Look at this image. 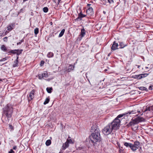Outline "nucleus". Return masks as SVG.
Here are the masks:
<instances>
[{"label": "nucleus", "mask_w": 153, "mask_h": 153, "mask_svg": "<svg viewBox=\"0 0 153 153\" xmlns=\"http://www.w3.org/2000/svg\"><path fill=\"white\" fill-rule=\"evenodd\" d=\"M99 129L95 125H93L91 128V131L92 133L90 136V140L89 142L91 145H94L97 142H99L101 141Z\"/></svg>", "instance_id": "f257e3e1"}, {"label": "nucleus", "mask_w": 153, "mask_h": 153, "mask_svg": "<svg viewBox=\"0 0 153 153\" xmlns=\"http://www.w3.org/2000/svg\"><path fill=\"white\" fill-rule=\"evenodd\" d=\"M13 111V108L10 104H7L3 108L4 114L8 118H10Z\"/></svg>", "instance_id": "f03ea898"}, {"label": "nucleus", "mask_w": 153, "mask_h": 153, "mask_svg": "<svg viewBox=\"0 0 153 153\" xmlns=\"http://www.w3.org/2000/svg\"><path fill=\"white\" fill-rule=\"evenodd\" d=\"M120 122V120L115 119L111 123L109 124L112 130L115 131L119 128Z\"/></svg>", "instance_id": "7ed1b4c3"}, {"label": "nucleus", "mask_w": 153, "mask_h": 153, "mask_svg": "<svg viewBox=\"0 0 153 153\" xmlns=\"http://www.w3.org/2000/svg\"><path fill=\"white\" fill-rule=\"evenodd\" d=\"M113 130L110 126L108 124L102 130V132L105 135H108L110 134Z\"/></svg>", "instance_id": "20e7f679"}, {"label": "nucleus", "mask_w": 153, "mask_h": 153, "mask_svg": "<svg viewBox=\"0 0 153 153\" xmlns=\"http://www.w3.org/2000/svg\"><path fill=\"white\" fill-rule=\"evenodd\" d=\"M131 149L133 151H135L140 147V143L138 142H135L134 144H131Z\"/></svg>", "instance_id": "39448f33"}, {"label": "nucleus", "mask_w": 153, "mask_h": 153, "mask_svg": "<svg viewBox=\"0 0 153 153\" xmlns=\"http://www.w3.org/2000/svg\"><path fill=\"white\" fill-rule=\"evenodd\" d=\"M74 68V65H70L69 66L66 67L64 70L65 71L68 72H70L71 71L73 70Z\"/></svg>", "instance_id": "423d86ee"}, {"label": "nucleus", "mask_w": 153, "mask_h": 153, "mask_svg": "<svg viewBox=\"0 0 153 153\" xmlns=\"http://www.w3.org/2000/svg\"><path fill=\"white\" fill-rule=\"evenodd\" d=\"M144 120V119L142 117H138L134 118L133 120L134 123L136 124L140 122L143 121Z\"/></svg>", "instance_id": "0eeeda50"}, {"label": "nucleus", "mask_w": 153, "mask_h": 153, "mask_svg": "<svg viewBox=\"0 0 153 153\" xmlns=\"http://www.w3.org/2000/svg\"><path fill=\"white\" fill-rule=\"evenodd\" d=\"M34 93L35 91L34 90H33L30 92L29 97H28L29 101H30L33 99L34 98Z\"/></svg>", "instance_id": "6e6552de"}, {"label": "nucleus", "mask_w": 153, "mask_h": 153, "mask_svg": "<svg viewBox=\"0 0 153 153\" xmlns=\"http://www.w3.org/2000/svg\"><path fill=\"white\" fill-rule=\"evenodd\" d=\"M118 45L117 43L114 41L113 42V43L111 47V49L112 50L114 51L116 49H118Z\"/></svg>", "instance_id": "1a4fd4ad"}, {"label": "nucleus", "mask_w": 153, "mask_h": 153, "mask_svg": "<svg viewBox=\"0 0 153 153\" xmlns=\"http://www.w3.org/2000/svg\"><path fill=\"white\" fill-rule=\"evenodd\" d=\"M86 13L87 14L90 15L91 16L94 14L93 9L91 7H89L87 10Z\"/></svg>", "instance_id": "9d476101"}, {"label": "nucleus", "mask_w": 153, "mask_h": 153, "mask_svg": "<svg viewBox=\"0 0 153 153\" xmlns=\"http://www.w3.org/2000/svg\"><path fill=\"white\" fill-rule=\"evenodd\" d=\"M78 16V17L75 19V20L77 21H78L79 19L80 20H81L82 18L85 17L86 16V15L83 14L82 12L79 13Z\"/></svg>", "instance_id": "9b49d317"}, {"label": "nucleus", "mask_w": 153, "mask_h": 153, "mask_svg": "<svg viewBox=\"0 0 153 153\" xmlns=\"http://www.w3.org/2000/svg\"><path fill=\"white\" fill-rule=\"evenodd\" d=\"M15 24L14 23H12L10 24L7 27V30H8L10 31L13 29L15 26Z\"/></svg>", "instance_id": "f8f14e48"}, {"label": "nucleus", "mask_w": 153, "mask_h": 153, "mask_svg": "<svg viewBox=\"0 0 153 153\" xmlns=\"http://www.w3.org/2000/svg\"><path fill=\"white\" fill-rule=\"evenodd\" d=\"M133 112V111H131V112H128V113H127V114H130L131 113H133L132 112ZM126 114H127V113H125V114H119L117 117L115 119H118L119 118H121V117H123L124 115H126Z\"/></svg>", "instance_id": "ddd939ff"}, {"label": "nucleus", "mask_w": 153, "mask_h": 153, "mask_svg": "<svg viewBox=\"0 0 153 153\" xmlns=\"http://www.w3.org/2000/svg\"><path fill=\"white\" fill-rule=\"evenodd\" d=\"M69 146V143L66 141L65 143L63 144L62 148L64 150L66 148L68 147Z\"/></svg>", "instance_id": "4468645a"}, {"label": "nucleus", "mask_w": 153, "mask_h": 153, "mask_svg": "<svg viewBox=\"0 0 153 153\" xmlns=\"http://www.w3.org/2000/svg\"><path fill=\"white\" fill-rule=\"evenodd\" d=\"M19 58L18 56H17V58L16 60L14 62V64L13 65V67H17L18 65V59Z\"/></svg>", "instance_id": "2eb2a0df"}, {"label": "nucleus", "mask_w": 153, "mask_h": 153, "mask_svg": "<svg viewBox=\"0 0 153 153\" xmlns=\"http://www.w3.org/2000/svg\"><path fill=\"white\" fill-rule=\"evenodd\" d=\"M140 74V77L141 79L143 78H144L146 76H147L149 74L147 73H145V74Z\"/></svg>", "instance_id": "dca6fc26"}, {"label": "nucleus", "mask_w": 153, "mask_h": 153, "mask_svg": "<svg viewBox=\"0 0 153 153\" xmlns=\"http://www.w3.org/2000/svg\"><path fill=\"white\" fill-rule=\"evenodd\" d=\"M65 31V29H62L60 33L59 36V37H60L62 36L63 35Z\"/></svg>", "instance_id": "f3484780"}, {"label": "nucleus", "mask_w": 153, "mask_h": 153, "mask_svg": "<svg viewBox=\"0 0 153 153\" xmlns=\"http://www.w3.org/2000/svg\"><path fill=\"white\" fill-rule=\"evenodd\" d=\"M124 145L125 146L127 147H130L131 148V143H128L127 142H125L124 143Z\"/></svg>", "instance_id": "a211bd4d"}, {"label": "nucleus", "mask_w": 153, "mask_h": 153, "mask_svg": "<svg viewBox=\"0 0 153 153\" xmlns=\"http://www.w3.org/2000/svg\"><path fill=\"white\" fill-rule=\"evenodd\" d=\"M85 34V31L84 29L81 30L80 35L81 36V37H83L84 36Z\"/></svg>", "instance_id": "6ab92c4d"}, {"label": "nucleus", "mask_w": 153, "mask_h": 153, "mask_svg": "<svg viewBox=\"0 0 153 153\" xmlns=\"http://www.w3.org/2000/svg\"><path fill=\"white\" fill-rule=\"evenodd\" d=\"M1 49L2 50L4 51H6L7 50L6 47L4 45H3L1 46Z\"/></svg>", "instance_id": "aec40b11"}, {"label": "nucleus", "mask_w": 153, "mask_h": 153, "mask_svg": "<svg viewBox=\"0 0 153 153\" xmlns=\"http://www.w3.org/2000/svg\"><path fill=\"white\" fill-rule=\"evenodd\" d=\"M119 46L120 47V48H123L126 46V45H125L123 42H121L119 43Z\"/></svg>", "instance_id": "412c9836"}, {"label": "nucleus", "mask_w": 153, "mask_h": 153, "mask_svg": "<svg viewBox=\"0 0 153 153\" xmlns=\"http://www.w3.org/2000/svg\"><path fill=\"white\" fill-rule=\"evenodd\" d=\"M66 141L69 143H73V142L72 141V140L70 139V137H69L67 139Z\"/></svg>", "instance_id": "4be33fe9"}, {"label": "nucleus", "mask_w": 153, "mask_h": 153, "mask_svg": "<svg viewBox=\"0 0 153 153\" xmlns=\"http://www.w3.org/2000/svg\"><path fill=\"white\" fill-rule=\"evenodd\" d=\"M52 90V87L49 88H46V90L48 93H51V91Z\"/></svg>", "instance_id": "5701e85b"}, {"label": "nucleus", "mask_w": 153, "mask_h": 153, "mask_svg": "<svg viewBox=\"0 0 153 153\" xmlns=\"http://www.w3.org/2000/svg\"><path fill=\"white\" fill-rule=\"evenodd\" d=\"M51 143V141L50 140H47L45 143V144L46 146H49Z\"/></svg>", "instance_id": "b1692460"}, {"label": "nucleus", "mask_w": 153, "mask_h": 153, "mask_svg": "<svg viewBox=\"0 0 153 153\" xmlns=\"http://www.w3.org/2000/svg\"><path fill=\"white\" fill-rule=\"evenodd\" d=\"M53 56V53L51 52H49L47 55L48 57L49 58L52 57Z\"/></svg>", "instance_id": "393cba45"}, {"label": "nucleus", "mask_w": 153, "mask_h": 153, "mask_svg": "<svg viewBox=\"0 0 153 153\" xmlns=\"http://www.w3.org/2000/svg\"><path fill=\"white\" fill-rule=\"evenodd\" d=\"M50 100L49 98H47L45 100V101H44L43 104L44 105H46L48 103Z\"/></svg>", "instance_id": "a878e982"}, {"label": "nucleus", "mask_w": 153, "mask_h": 153, "mask_svg": "<svg viewBox=\"0 0 153 153\" xmlns=\"http://www.w3.org/2000/svg\"><path fill=\"white\" fill-rule=\"evenodd\" d=\"M39 30L38 28H36L34 30V33L35 35H36L39 33Z\"/></svg>", "instance_id": "bb28decb"}, {"label": "nucleus", "mask_w": 153, "mask_h": 153, "mask_svg": "<svg viewBox=\"0 0 153 153\" xmlns=\"http://www.w3.org/2000/svg\"><path fill=\"white\" fill-rule=\"evenodd\" d=\"M139 88L142 91H147V88L145 87H139Z\"/></svg>", "instance_id": "cd10ccee"}, {"label": "nucleus", "mask_w": 153, "mask_h": 153, "mask_svg": "<svg viewBox=\"0 0 153 153\" xmlns=\"http://www.w3.org/2000/svg\"><path fill=\"white\" fill-rule=\"evenodd\" d=\"M152 108L151 107H150L149 106L146 107V108L145 110V111H150L151 110H152Z\"/></svg>", "instance_id": "c85d7f7f"}, {"label": "nucleus", "mask_w": 153, "mask_h": 153, "mask_svg": "<svg viewBox=\"0 0 153 153\" xmlns=\"http://www.w3.org/2000/svg\"><path fill=\"white\" fill-rule=\"evenodd\" d=\"M22 50H16V54H17L18 55H19L22 53Z\"/></svg>", "instance_id": "c756f323"}, {"label": "nucleus", "mask_w": 153, "mask_h": 153, "mask_svg": "<svg viewBox=\"0 0 153 153\" xmlns=\"http://www.w3.org/2000/svg\"><path fill=\"white\" fill-rule=\"evenodd\" d=\"M48 8L47 7H44L43 8V11L45 13H47L48 12Z\"/></svg>", "instance_id": "7c9ffc66"}, {"label": "nucleus", "mask_w": 153, "mask_h": 153, "mask_svg": "<svg viewBox=\"0 0 153 153\" xmlns=\"http://www.w3.org/2000/svg\"><path fill=\"white\" fill-rule=\"evenodd\" d=\"M135 78L137 79H141L140 74L137 75L135 76Z\"/></svg>", "instance_id": "2f4dec72"}, {"label": "nucleus", "mask_w": 153, "mask_h": 153, "mask_svg": "<svg viewBox=\"0 0 153 153\" xmlns=\"http://www.w3.org/2000/svg\"><path fill=\"white\" fill-rule=\"evenodd\" d=\"M48 76V73L47 72L43 73L42 74V77H46Z\"/></svg>", "instance_id": "473e14b6"}, {"label": "nucleus", "mask_w": 153, "mask_h": 153, "mask_svg": "<svg viewBox=\"0 0 153 153\" xmlns=\"http://www.w3.org/2000/svg\"><path fill=\"white\" fill-rule=\"evenodd\" d=\"M23 42H24V39H22L20 41V42H17V45H20L21 44V43Z\"/></svg>", "instance_id": "72a5a7b5"}, {"label": "nucleus", "mask_w": 153, "mask_h": 153, "mask_svg": "<svg viewBox=\"0 0 153 153\" xmlns=\"http://www.w3.org/2000/svg\"><path fill=\"white\" fill-rule=\"evenodd\" d=\"M16 50H11L10 52L13 53L15 54L16 53Z\"/></svg>", "instance_id": "f704fd0d"}, {"label": "nucleus", "mask_w": 153, "mask_h": 153, "mask_svg": "<svg viewBox=\"0 0 153 153\" xmlns=\"http://www.w3.org/2000/svg\"><path fill=\"white\" fill-rule=\"evenodd\" d=\"M7 59V57L3 58L0 60V62L4 61Z\"/></svg>", "instance_id": "c9c22d12"}, {"label": "nucleus", "mask_w": 153, "mask_h": 153, "mask_svg": "<svg viewBox=\"0 0 153 153\" xmlns=\"http://www.w3.org/2000/svg\"><path fill=\"white\" fill-rule=\"evenodd\" d=\"M3 39L4 42H7V37H5Z\"/></svg>", "instance_id": "e433bc0d"}, {"label": "nucleus", "mask_w": 153, "mask_h": 153, "mask_svg": "<svg viewBox=\"0 0 153 153\" xmlns=\"http://www.w3.org/2000/svg\"><path fill=\"white\" fill-rule=\"evenodd\" d=\"M135 124L133 122V120L132 122H130L129 123V124L130 126H132L133 125V124Z\"/></svg>", "instance_id": "4c0bfd02"}, {"label": "nucleus", "mask_w": 153, "mask_h": 153, "mask_svg": "<svg viewBox=\"0 0 153 153\" xmlns=\"http://www.w3.org/2000/svg\"><path fill=\"white\" fill-rule=\"evenodd\" d=\"M9 153H15V152L13 149H11L10 150V151L9 152Z\"/></svg>", "instance_id": "58836bf2"}, {"label": "nucleus", "mask_w": 153, "mask_h": 153, "mask_svg": "<svg viewBox=\"0 0 153 153\" xmlns=\"http://www.w3.org/2000/svg\"><path fill=\"white\" fill-rule=\"evenodd\" d=\"M108 2L111 4L114 2L113 0H108Z\"/></svg>", "instance_id": "ea45409f"}, {"label": "nucleus", "mask_w": 153, "mask_h": 153, "mask_svg": "<svg viewBox=\"0 0 153 153\" xmlns=\"http://www.w3.org/2000/svg\"><path fill=\"white\" fill-rule=\"evenodd\" d=\"M42 75H39V78L40 79H41L42 78H43V77H42Z\"/></svg>", "instance_id": "a19ab883"}, {"label": "nucleus", "mask_w": 153, "mask_h": 153, "mask_svg": "<svg viewBox=\"0 0 153 153\" xmlns=\"http://www.w3.org/2000/svg\"><path fill=\"white\" fill-rule=\"evenodd\" d=\"M153 88V86L151 85V86H149V89L150 90H152V89Z\"/></svg>", "instance_id": "79ce46f5"}, {"label": "nucleus", "mask_w": 153, "mask_h": 153, "mask_svg": "<svg viewBox=\"0 0 153 153\" xmlns=\"http://www.w3.org/2000/svg\"><path fill=\"white\" fill-rule=\"evenodd\" d=\"M9 127L10 128L11 130H13V127L12 125H9Z\"/></svg>", "instance_id": "37998d69"}, {"label": "nucleus", "mask_w": 153, "mask_h": 153, "mask_svg": "<svg viewBox=\"0 0 153 153\" xmlns=\"http://www.w3.org/2000/svg\"><path fill=\"white\" fill-rule=\"evenodd\" d=\"M44 61H41V64H40V65L41 66H42V65L44 64Z\"/></svg>", "instance_id": "c03bdc74"}, {"label": "nucleus", "mask_w": 153, "mask_h": 153, "mask_svg": "<svg viewBox=\"0 0 153 153\" xmlns=\"http://www.w3.org/2000/svg\"><path fill=\"white\" fill-rule=\"evenodd\" d=\"M118 146L119 147L120 150H120H122V147H121L119 144H118Z\"/></svg>", "instance_id": "a18cd8bd"}, {"label": "nucleus", "mask_w": 153, "mask_h": 153, "mask_svg": "<svg viewBox=\"0 0 153 153\" xmlns=\"http://www.w3.org/2000/svg\"><path fill=\"white\" fill-rule=\"evenodd\" d=\"M17 149V147L16 146H14L13 147V149H14V150H16Z\"/></svg>", "instance_id": "49530a36"}, {"label": "nucleus", "mask_w": 153, "mask_h": 153, "mask_svg": "<svg viewBox=\"0 0 153 153\" xmlns=\"http://www.w3.org/2000/svg\"><path fill=\"white\" fill-rule=\"evenodd\" d=\"M91 5V4H87V6H88V8H89V7H90V6Z\"/></svg>", "instance_id": "de8ad7c7"}, {"label": "nucleus", "mask_w": 153, "mask_h": 153, "mask_svg": "<svg viewBox=\"0 0 153 153\" xmlns=\"http://www.w3.org/2000/svg\"><path fill=\"white\" fill-rule=\"evenodd\" d=\"M87 73H86V74H85V75H86V78H87V79H88V81L89 82H90V81H89V80L88 79V78L87 76V75H87Z\"/></svg>", "instance_id": "09e8293b"}, {"label": "nucleus", "mask_w": 153, "mask_h": 153, "mask_svg": "<svg viewBox=\"0 0 153 153\" xmlns=\"http://www.w3.org/2000/svg\"><path fill=\"white\" fill-rule=\"evenodd\" d=\"M103 13H104V14H105L106 13V12L105 11H103Z\"/></svg>", "instance_id": "8fccbe9b"}, {"label": "nucleus", "mask_w": 153, "mask_h": 153, "mask_svg": "<svg viewBox=\"0 0 153 153\" xmlns=\"http://www.w3.org/2000/svg\"><path fill=\"white\" fill-rule=\"evenodd\" d=\"M61 0H58V1L59 3Z\"/></svg>", "instance_id": "3c124183"}, {"label": "nucleus", "mask_w": 153, "mask_h": 153, "mask_svg": "<svg viewBox=\"0 0 153 153\" xmlns=\"http://www.w3.org/2000/svg\"><path fill=\"white\" fill-rule=\"evenodd\" d=\"M111 54V53H109L108 54V56H110V55Z\"/></svg>", "instance_id": "603ef678"}, {"label": "nucleus", "mask_w": 153, "mask_h": 153, "mask_svg": "<svg viewBox=\"0 0 153 153\" xmlns=\"http://www.w3.org/2000/svg\"><path fill=\"white\" fill-rule=\"evenodd\" d=\"M145 68H146V69H147V68H148V67H146Z\"/></svg>", "instance_id": "864d4df0"}, {"label": "nucleus", "mask_w": 153, "mask_h": 153, "mask_svg": "<svg viewBox=\"0 0 153 153\" xmlns=\"http://www.w3.org/2000/svg\"><path fill=\"white\" fill-rule=\"evenodd\" d=\"M140 67V65H138V68H139Z\"/></svg>", "instance_id": "5fc2aeb1"}, {"label": "nucleus", "mask_w": 153, "mask_h": 153, "mask_svg": "<svg viewBox=\"0 0 153 153\" xmlns=\"http://www.w3.org/2000/svg\"><path fill=\"white\" fill-rule=\"evenodd\" d=\"M52 24V22H51V24Z\"/></svg>", "instance_id": "6e6d98bb"}, {"label": "nucleus", "mask_w": 153, "mask_h": 153, "mask_svg": "<svg viewBox=\"0 0 153 153\" xmlns=\"http://www.w3.org/2000/svg\"><path fill=\"white\" fill-rule=\"evenodd\" d=\"M106 70H106V69H105V71H106Z\"/></svg>", "instance_id": "4d7b16f0"}]
</instances>
